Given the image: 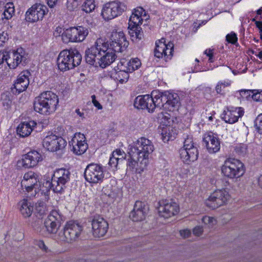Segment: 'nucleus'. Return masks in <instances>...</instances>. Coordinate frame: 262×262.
<instances>
[{"instance_id": "de8ad7c7", "label": "nucleus", "mask_w": 262, "mask_h": 262, "mask_svg": "<svg viewBox=\"0 0 262 262\" xmlns=\"http://www.w3.org/2000/svg\"><path fill=\"white\" fill-rule=\"evenodd\" d=\"M203 232V227L196 226L193 229V233L196 236H200Z\"/></svg>"}, {"instance_id": "f704fd0d", "label": "nucleus", "mask_w": 262, "mask_h": 262, "mask_svg": "<svg viewBox=\"0 0 262 262\" xmlns=\"http://www.w3.org/2000/svg\"><path fill=\"white\" fill-rule=\"evenodd\" d=\"M141 65L140 60L136 58H132L129 61L126 60L125 63L124 64V67L127 69L128 72L130 73L133 72L135 70L138 69Z\"/></svg>"}, {"instance_id": "7ed1b4c3", "label": "nucleus", "mask_w": 262, "mask_h": 262, "mask_svg": "<svg viewBox=\"0 0 262 262\" xmlns=\"http://www.w3.org/2000/svg\"><path fill=\"white\" fill-rule=\"evenodd\" d=\"M58 102L57 95L51 91H46L35 98L34 110L40 114L48 115L56 111Z\"/></svg>"}, {"instance_id": "9d476101", "label": "nucleus", "mask_w": 262, "mask_h": 262, "mask_svg": "<svg viewBox=\"0 0 262 262\" xmlns=\"http://www.w3.org/2000/svg\"><path fill=\"white\" fill-rule=\"evenodd\" d=\"M88 34V29L83 27H71L62 33V39L65 43L81 42L84 40Z\"/></svg>"}, {"instance_id": "0eeeda50", "label": "nucleus", "mask_w": 262, "mask_h": 262, "mask_svg": "<svg viewBox=\"0 0 262 262\" xmlns=\"http://www.w3.org/2000/svg\"><path fill=\"white\" fill-rule=\"evenodd\" d=\"M127 10L126 5L118 0L105 3L102 7L101 16L105 20H110L119 16Z\"/></svg>"}, {"instance_id": "a18cd8bd", "label": "nucleus", "mask_w": 262, "mask_h": 262, "mask_svg": "<svg viewBox=\"0 0 262 262\" xmlns=\"http://www.w3.org/2000/svg\"><path fill=\"white\" fill-rule=\"evenodd\" d=\"M142 19H138L135 16H130L129 20L128 25L133 26H140V25L142 23Z\"/></svg>"}, {"instance_id": "6ab92c4d", "label": "nucleus", "mask_w": 262, "mask_h": 262, "mask_svg": "<svg viewBox=\"0 0 262 262\" xmlns=\"http://www.w3.org/2000/svg\"><path fill=\"white\" fill-rule=\"evenodd\" d=\"M158 211L160 216L164 218H169L177 214L179 211L178 204L175 202L162 201L159 202Z\"/></svg>"}, {"instance_id": "09e8293b", "label": "nucleus", "mask_w": 262, "mask_h": 262, "mask_svg": "<svg viewBox=\"0 0 262 262\" xmlns=\"http://www.w3.org/2000/svg\"><path fill=\"white\" fill-rule=\"evenodd\" d=\"M8 40L7 33L3 32L0 33V46H3L4 43Z\"/></svg>"}, {"instance_id": "c85d7f7f", "label": "nucleus", "mask_w": 262, "mask_h": 262, "mask_svg": "<svg viewBox=\"0 0 262 262\" xmlns=\"http://www.w3.org/2000/svg\"><path fill=\"white\" fill-rule=\"evenodd\" d=\"M29 84L28 76L21 73L14 84V89L18 94L25 91Z\"/></svg>"}, {"instance_id": "423d86ee", "label": "nucleus", "mask_w": 262, "mask_h": 262, "mask_svg": "<svg viewBox=\"0 0 262 262\" xmlns=\"http://www.w3.org/2000/svg\"><path fill=\"white\" fill-rule=\"evenodd\" d=\"M82 227L77 222L70 221L68 222L58 234L59 241L71 243L75 241L82 231Z\"/></svg>"}, {"instance_id": "a19ab883", "label": "nucleus", "mask_w": 262, "mask_h": 262, "mask_svg": "<svg viewBox=\"0 0 262 262\" xmlns=\"http://www.w3.org/2000/svg\"><path fill=\"white\" fill-rule=\"evenodd\" d=\"M226 40L228 43L236 45L237 42L236 34L234 32L227 34L226 36Z\"/></svg>"}, {"instance_id": "72a5a7b5", "label": "nucleus", "mask_w": 262, "mask_h": 262, "mask_svg": "<svg viewBox=\"0 0 262 262\" xmlns=\"http://www.w3.org/2000/svg\"><path fill=\"white\" fill-rule=\"evenodd\" d=\"M127 29L128 34L132 38L133 40H134V39L140 40L143 36V31L140 26L128 25Z\"/></svg>"}, {"instance_id": "4468645a", "label": "nucleus", "mask_w": 262, "mask_h": 262, "mask_svg": "<svg viewBox=\"0 0 262 262\" xmlns=\"http://www.w3.org/2000/svg\"><path fill=\"white\" fill-rule=\"evenodd\" d=\"M93 234L95 237L104 236L107 232L108 224L103 217L95 215L91 219Z\"/></svg>"}, {"instance_id": "412c9836", "label": "nucleus", "mask_w": 262, "mask_h": 262, "mask_svg": "<svg viewBox=\"0 0 262 262\" xmlns=\"http://www.w3.org/2000/svg\"><path fill=\"white\" fill-rule=\"evenodd\" d=\"M39 176L33 171H29L24 174V179L21 182L22 187L29 192L33 189H38L40 186Z\"/></svg>"}, {"instance_id": "338daca9", "label": "nucleus", "mask_w": 262, "mask_h": 262, "mask_svg": "<svg viewBox=\"0 0 262 262\" xmlns=\"http://www.w3.org/2000/svg\"><path fill=\"white\" fill-rule=\"evenodd\" d=\"M142 18L143 20H147L149 18V16L146 14V13L145 10L144 12H143V13L142 14Z\"/></svg>"}, {"instance_id": "20e7f679", "label": "nucleus", "mask_w": 262, "mask_h": 262, "mask_svg": "<svg viewBox=\"0 0 262 262\" xmlns=\"http://www.w3.org/2000/svg\"><path fill=\"white\" fill-rule=\"evenodd\" d=\"M81 60L82 56L77 50H63L58 55L57 65L60 71L64 72L79 66Z\"/></svg>"}, {"instance_id": "c756f323", "label": "nucleus", "mask_w": 262, "mask_h": 262, "mask_svg": "<svg viewBox=\"0 0 262 262\" xmlns=\"http://www.w3.org/2000/svg\"><path fill=\"white\" fill-rule=\"evenodd\" d=\"M168 46L172 48V43L169 42L167 45H166L165 43V39L164 38H162L161 40H159L158 42H156V48L155 49V56L158 58H160L162 57L164 55V57H167V58H168V55L166 52V50L165 49H168Z\"/></svg>"}, {"instance_id": "69168bd1", "label": "nucleus", "mask_w": 262, "mask_h": 262, "mask_svg": "<svg viewBox=\"0 0 262 262\" xmlns=\"http://www.w3.org/2000/svg\"><path fill=\"white\" fill-rule=\"evenodd\" d=\"M209 52H210V56L209 57L208 60L210 62H213L212 57H213V50H211V49H209Z\"/></svg>"}, {"instance_id": "5701e85b", "label": "nucleus", "mask_w": 262, "mask_h": 262, "mask_svg": "<svg viewBox=\"0 0 262 262\" xmlns=\"http://www.w3.org/2000/svg\"><path fill=\"white\" fill-rule=\"evenodd\" d=\"M147 211L144 202L137 201L136 202L133 210L130 212L129 217L134 222H140L145 219Z\"/></svg>"}, {"instance_id": "052dcab7", "label": "nucleus", "mask_w": 262, "mask_h": 262, "mask_svg": "<svg viewBox=\"0 0 262 262\" xmlns=\"http://www.w3.org/2000/svg\"><path fill=\"white\" fill-rule=\"evenodd\" d=\"M222 85H221V83H220V82H218L215 87V91L217 94H222Z\"/></svg>"}, {"instance_id": "680f3d73", "label": "nucleus", "mask_w": 262, "mask_h": 262, "mask_svg": "<svg viewBox=\"0 0 262 262\" xmlns=\"http://www.w3.org/2000/svg\"><path fill=\"white\" fill-rule=\"evenodd\" d=\"M38 245L40 248L46 250L47 247L44 242L42 241H39L38 243Z\"/></svg>"}, {"instance_id": "aec40b11", "label": "nucleus", "mask_w": 262, "mask_h": 262, "mask_svg": "<svg viewBox=\"0 0 262 262\" xmlns=\"http://www.w3.org/2000/svg\"><path fill=\"white\" fill-rule=\"evenodd\" d=\"M42 160V156L38 152L32 150L24 155L22 159L18 162V164L19 166L29 168L36 166Z\"/></svg>"}, {"instance_id": "2f4dec72", "label": "nucleus", "mask_w": 262, "mask_h": 262, "mask_svg": "<svg viewBox=\"0 0 262 262\" xmlns=\"http://www.w3.org/2000/svg\"><path fill=\"white\" fill-rule=\"evenodd\" d=\"M18 205L19 211L24 217H28L31 215L34 207L30 202L27 200H23L19 203Z\"/></svg>"}, {"instance_id": "774afa93", "label": "nucleus", "mask_w": 262, "mask_h": 262, "mask_svg": "<svg viewBox=\"0 0 262 262\" xmlns=\"http://www.w3.org/2000/svg\"><path fill=\"white\" fill-rule=\"evenodd\" d=\"M220 83H221V85H222V86H223V88L229 86L230 85V82H229L224 81V82H220Z\"/></svg>"}, {"instance_id": "7c9ffc66", "label": "nucleus", "mask_w": 262, "mask_h": 262, "mask_svg": "<svg viewBox=\"0 0 262 262\" xmlns=\"http://www.w3.org/2000/svg\"><path fill=\"white\" fill-rule=\"evenodd\" d=\"M126 60L123 59L118 64L119 71L116 73V78L121 83L126 82L129 78V74L127 69L124 67V64L125 63Z\"/></svg>"}, {"instance_id": "2eb2a0df", "label": "nucleus", "mask_w": 262, "mask_h": 262, "mask_svg": "<svg viewBox=\"0 0 262 262\" xmlns=\"http://www.w3.org/2000/svg\"><path fill=\"white\" fill-rule=\"evenodd\" d=\"M102 40L99 39L96 40L94 46L85 51V59L86 63L97 67L101 56V45Z\"/></svg>"}, {"instance_id": "f3484780", "label": "nucleus", "mask_w": 262, "mask_h": 262, "mask_svg": "<svg viewBox=\"0 0 262 262\" xmlns=\"http://www.w3.org/2000/svg\"><path fill=\"white\" fill-rule=\"evenodd\" d=\"M62 217L63 216L59 213V210H52L44 223L47 231L50 233H56L63 220Z\"/></svg>"}, {"instance_id": "f257e3e1", "label": "nucleus", "mask_w": 262, "mask_h": 262, "mask_svg": "<svg viewBox=\"0 0 262 262\" xmlns=\"http://www.w3.org/2000/svg\"><path fill=\"white\" fill-rule=\"evenodd\" d=\"M111 39L110 46L107 42L102 41V52L99 61H97L98 66L102 68H105L112 63L117 57L115 53L123 52L129 45L122 32L113 34Z\"/></svg>"}, {"instance_id": "49530a36", "label": "nucleus", "mask_w": 262, "mask_h": 262, "mask_svg": "<svg viewBox=\"0 0 262 262\" xmlns=\"http://www.w3.org/2000/svg\"><path fill=\"white\" fill-rule=\"evenodd\" d=\"M255 91H256V90H242L240 92V95L242 96V97H245L246 98L248 99L251 95L252 92H254Z\"/></svg>"}, {"instance_id": "ea45409f", "label": "nucleus", "mask_w": 262, "mask_h": 262, "mask_svg": "<svg viewBox=\"0 0 262 262\" xmlns=\"http://www.w3.org/2000/svg\"><path fill=\"white\" fill-rule=\"evenodd\" d=\"M247 146L245 144H239L235 147L234 150L236 154L244 156L247 152Z\"/></svg>"}, {"instance_id": "f03ea898", "label": "nucleus", "mask_w": 262, "mask_h": 262, "mask_svg": "<svg viewBox=\"0 0 262 262\" xmlns=\"http://www.w3.org/2000/svg\"><path fill=\"white\" fill-rule=\"evenodd\" d=\"M127 166L130 170L137 169L138 162L146 166L148 163L149 155L154 150V146L151 141L142 137L138 140L128 149Z\"/></svg>"}, {"instance_id": "473e14b6", "label": "nucleus", "mask_w": 262, "mask_h": 262, "mask_svg": "<svg viewBox=\"0 0 262 262\" xmlns=\"http://www.w3.org/2000/svg\"><path fill=\"white\" fill-rule=\"evenodd\" d=\"M35 124L34 121L24 122L20 124L17 128V134L22 137L28 136L32 132V126Z\"/></svg>"}, {"instance_id": "13d9d810", "label": "nucleus", "mask_w": 262, "mask_h": 262, "mask_svg": "<svg viewBox=\"0 0 262 262\" xmlns=\"http://www.w3.org/2000/svg\"><path fill=\"white\" fill-rule=\"evenodd\" d=\"M47 4L50 8H53L56 5L57 0H46Z\"/></svg>"}, {"instance_id": "393cba45", "label": "nucleus", "mask_w": 262, "mask_h": 262, "mask_svg": "<svg viewBox=\"0 0 262 262\" xmlns=\"http://www.w3.org/2000/svg\"><path fill=\"white\" fill-rule=\"evenodd\" d=\"M150 97V99H152V102L151 103V108H149V109L152 112L156 108H159L160 110L162 107L165 108V103H164L166 100L165 91L160 92L159 91H153Z\"/></svg>"}, {"instance_id": "39448f33", "label": "nucleus", "mask_w": 262, "mask_h": 262, "mask_svg": "<svg viewBox=\"0 0 262 262\" xmlns=\"http://www.w3.org/2000/svg\"><path fill=\"white\" fill-rule=\"evenodd\" d=\"M71 172L69 169H56L52 176L51 182L47 181L46 184L55 193H62L66 188V184L70 181Z\"/></svg>"}, {"instance_id": "e2e57ef3", "label": "nucleus", "mask_w": 262, "mask_h": 262, "mask_svg": "<svg viewBox=\"0 0 262 262\" xmlns=\"http://www.w3.org/2000/svg\"><path fill=\"white\" fill-rule=\"evenodd\" d=\"M115 155L120 156H122V152L120 149H117L116 151H114L113 152V156H115Z\"/></svg>"}, {"instance_id": "c9c22d12", "label": "nucleus", "mask_w": 262, "mask_h": 262, "mask_svg": "<svg viewBox=\"0 0 262 262\" xmlns=\"http://www.w3.org/2000/svg\"><path fill=\"white\" fill-rule=\"evenodd\" d=\"M14 13V7L13 3H7L5 6L3 15L5 18L9 19L12 17Z\"/></svg>"}, {"instance_id": "bb28decb", "label": "nucleus", "mask_w": 262, "mask_h": 262, "mask_svg": "<svg viewBox=\"0 0 262 262\" xmlns=\"http://www.w3.org/2000/svg\"><path fill=\"white\" fill-rule=\"evenodd\" d=\"M165 108L169 111L177 110L180 104V97L176 93L165 91Z\"/></svg>"}, {"instance_id": "a878e982", "label": "nucleus", "mask_w": 262, "mask_h": 262, "mask_svg": "<svg viewBox=\"0 0 262 262\" xmlns=\"http://www.w3.org/2000/svg\"><path fill=\"white\" fill-rule=\"evenodd\" d=\"M244 112L241 107L236 108L235 110L224 111L222 114V118L227 123L233 124L238 121L239 117L243 116Z\"/></svg>"}, {"instance_id": "6e6552de", "label": "nucleus", "mask_w": 262, "mask_h": 262, "mask_svg": "<svg viewBox=\"0 0 262 262\" xmlns=\"http://www.w3.org/2000/svg\"><path fill=\"white\" fill-rule=\"evenodd\" d=\"M221 170L224 176L230 179L239 178L245 172L244 164L238 160L231 158L225 161Z\"/></svg>"}, {"instance_id": "37998d69", "label": "nucleus", "mask_w": 262, "mask_h": 262, "mask_svg": "<svg viewBox=\"0 0 262 262\" xmlns=\"http://www.w3.org/2000/svg\"><path fill=\"white\" fill-rule=\"evenodd\" d=\"M202 221L206 225L212 226L216 223L215 219L213 217L205 216L202 219Z\"/></svg>"}, {"instance_id": "f8f14e48", "label": "nucleus", "mask_w": 262, "mask_h": 262, "mask_svg": "<svg viewBox=\"0 0 262 262\" xmlns=\"http://www.w3.org/2000/svg\"><path fill=\"white\" fill-rule=\"evenodd\" d=\"M229 197L228 192L225 189L216 190L206 200V205L209 208L214 209L225 204Z\"/></svg>"}, {"instance_id": "0e129e2a", "label": "nucleus", "mask_w": 262, "mask_h": 262, "mask_svg": "<svg viewBox=\"0 0 262 262\" xmlns=\"http://www.w3.org/2000/svg\"><path fill=\"white\" fill-rule=\"evenodd\" d=\"M257 184L260 188H262V174L257 178Z\"/></svg>"}, {"instance_id": "79ce46f5", "label": "nucleus", "mask_w": 262, "mask_h": 262, "mask_svg": "<svg viewBox=\"0 0 262 262\" xmlns=\"http://www.w3.org/2000/svg\"><path fill=\"white\" fill-rule=\"evenodd\" d=\"M79 4H80L75 0H67V7L69 10L74 11L78 7Z\"/></svg>"}, {"instance_id": "603ef678", "label": "nucleus", "mask_w": 262, "mask_h": 262, "mask_svg": "<svg viewBox=\"0 0 262 262\" xmlns=\"http://www.w3.org/2000/svg\"><path fill=\"white\" fill-rule=\"evenodd\" d=\"M143 12H144V10L142 7H138L136 9H135L133 13L142 18V14L143 13Z\"/></svg>"}, {"instance_id": "ddd939ff", "label": "nucleus", "mask_w": 262, "mask_h": 262, "mask_svg": "<svg viewBox=\"0 0 262 262\" xmlns=\"http://www.w3.org/2000/svg\"><path fill=\"white\" fill-rule=\"evenodd\" d=\"M42 143L44 148L52 152L62 149L67 145L66 141L61 137L53 134L46 137Z\"/></svg>"}, {"instance_id": "58836bf2", "label": "nucleus", "mask_w": 262, "mask_h": 262, "mask_svg": "<svg viewBox=\"0 0 262 262\" xmlns=\"http://www.w3.org/2000/svg\"><path fill=\"white\" fill-rule=\"evenodd\" d=\"M254 126L256 131L260 134H262V114L257 116L254 121Z\"/></svg>"}, {"instance_id": "9b49d317", "label": "nucleus", "mask_w": 262, "mask_h": 262, "mask_svg": "<svg viewBox=\"0 0 262 262\" xmlns=\"http://www.w3.org/2000/svg\"><path fill=\"white\" fill-rule=\"evenodd\" d=\"M85 180L91 183H100L104 178L103 169L101 165L91 163L89 164L84 171Z\"/></svg>"}, {"instance_id": "b1692460", "label": "nucleus", "mask_w": 262, "mask_h": 262, "mask_svg": "<svg viewBox=\"0 0 262 262\" xmlns=\"http://www.w3.org/2000/svg\"><path fill=\"white\" fill-rule=\"evenodd\" d=\"M203 142L210 153H215L220 149V142L212 133L205 134Z\"/></svg>"}, {"instance_id": "3c124183", "label": "nucleus", "mask_w": 262, "mask_h": 262, "mask_svg": "<svg viewBox=\"0 0 262 262\" xmlns=\"http://www.w3.org/2000/svg\"><path fill=\"white\" fill-rule=\"evenodd\" d=\"M120 158L119 157H115V156H113V157L110 158V161H109V164L112 167L113 166H116L117 165V164L118 163V161Z\"/></svg>"}, {"instance_id": "6e6d98bb", "label": "nucleus", "mask_w": 262, "mask_h": 262, "mask_svg": "<svg viewBox=\"0 0 262 262\" xmlns=\"http://www.w3.org/2000/svg\"><path fill=\"white\" fill-rule=\"evenodd\" d=\"M63 30L61 27H58L56 28V30L54 32V35L56 36H60V35L62 36V33L63 32Z\"/></svg>"}, {"instance_id": "864d4df0", "label": "nucleus", "mask_w": 262, "mask_h": 262, "mask_svg": "<svg viewBox=\"0 0 262 262\" xmlns=\"http://www.w3.org/2000/svg\"><path fill=\"white\" fill-rule=\"evenodd\" d=\"M252 98L255 101H259L260 97V92H259L258 90H256V91H255L254 92L252 93Z\"/></svg>"}, {"instance_id": "4d7b16f0", "label": "nucleus", "mask_w": 262, "mask_h": 262, "mask_svg": "<svg viewBox=\"0 0 262 262\" xmlns=\"http://www.w3.org/2000/svg\"><path fill=\"white\" fill-rule=\"evenodd\" d=\"M7 58V52L5 53H0V65L4 62L5 59Z\"/></svg>"}, {"instance_id": "c03bdc74", "label": "nucleus", "mask_w": 262, "mask_h": 262, "mask_svg": "<svg viewBox=\"0 0 262 262\" xmlns=\"http://www.w3.org/2000/svg\"><path fill=\"white\" fill-rule=\"evenodd\" d=\"M36 210L40 215L46 213V207L43 202H39L36 204Z\"/></svg>"}, {"instance_id": "4c0bfd02", "label": "nucleus", "mask_w": 262, "mask_h": 262, "mask_svg": "<svg viewBox=\"0 0 262 262\" xmlns=\"http://www.w3.org/2000/svg\"><path fill=\"white\" fill-rule=\"evenodd\" d=\"M161 134L162 139L164 142H168L170 140H172L175 138L174 136L170 132V128L163 130Z\"/></svg>"}, {"instance_id": "1a4fd4ad", "label": "nucleus", "mask_w": 262, "mask_h": 262, "mask_svg": "<svg viewBox=\"0 0 262 262\" xmlns=\"http://www.w3.org/2000/svg\"><path fill=\"white\" fill-rule=\"evenodd\" d=\"M180 156L184 162L189 164L198 159L199 152L197 148L194 146L192 138L187 136L184 142V146L179 150Z\"/></svg>"}, {"instance_id": "a211bd4d", "label": "nucleus", "mask_w": 262, "mask_h": 262, "mask_svg": "<svg viewBox=\"0 0 262 262\" xmlns=\"http://www.w3.org/2000/svg\"><path fill=\"white\" fill-rule=\"evenodd\" d=\"M69 145L72 147L71 150L77 155L84 153L88 149V145L84 134L77 133L72 140L69 141Z\"/></svg>"}, {"instance_id": "dca6fc26", "label": "nucleus", "mask_w": 262, "mask_h": 262, "mask_svg": "<svg viewBox=\"0 0 262 262\" xmlns=\"http://www.w3.org/2000/svg\"><path fill=\"white\" fill-rule=\"evenodd\" d=\"M48 12V8L40 4L33 5L26 13L25 19L30 23L36 22L42 20Z\"/></svg>"}, {"instance_id": "cd10ccee", "label": "nucleus", "mask_w": 262, "mask_h": 262, "mask_svg": "<svg viewBox=\"0 0 262 262\" xmlns=\"http://www.w3.org/2000/svg\"><path fill=\"white\" fill-rule=\"evenodd\" d=\"M152 99H150V95L137 96L134 102V106L138 109H147L149 112L152 113L149 108H151Z\"/></svg>"}, {"instance_id": "e433bc0d", "label": "nucleus", "mask_w": 262, "mask_h": 262, "mask_svg": "<svg viewBox=\"0 0 262 262\" xmlns=\"http://www.w3.org/2000/svg\"><path fill=\"white\" fill-rule=\"evenodd\" d=\"M95 7L94 0H86L82 5V10L86 13H90L95 9Z\"/></svg>"}, {"instance_id": "4be33fe9", "label": "nucleus", "mask_w": 262, "mask_h": 262, "mask_svg": "<svg viewBox=\"0 0 262 262\" xmlns=\"http://www.w3.org/2000/svg\"><path fill=\"white\" fill-rule=\"evenodd\" d=\"M22 49L7 52L5 59L8 66L10 69H15L22 62L25 63L26 58L22 54Z\"/></svg>"}, {"instance_id": "bf43d9fd", "label": "nucleus", "mask_w": 262, "mask_h": 262, "mask_svg": "<svg viewBox=\"0 0 262 262\" xmlns=\"http://www.w3.org/2000/svg\"><path fill=\"white\" fill-rule=\"evenodd\" d=\"M255 25L256 27L258 28L259 33H262V21H255Z\"/></svg>"}, {"instance_id": "5fc2aeb1", "label": "nucleus", "mask_w": 262, "mask_h": 262, "mask_svg": "<svg viewBox=\"0 0 262 262\" xmlns=\"http://www.w3.org/2000/svg\"><path fill=\"white\" fill-rule=\"evenodd\" d=\"M180 235L184 238L189 237V236L190 234V231L188 230H181L180 231Z\"/></svg>"}, {"instance_id": "8fccbe9b", "label": "nucleus", "mask_w": 262, "mask_h": 262, "mask_svg": "<svg viewBox=\"0 0 262 262\" xmlns=\"http://www.w3.org/2000/svg\"><path fill=\"white\" fill-rule=\"evenodd\" d=\"M91 98H92V102H93L94 105L99 110L102 109V106L100 104V103L97 100H96L95 95H92L91 96Z\"/></svg>"}]
</instances>
